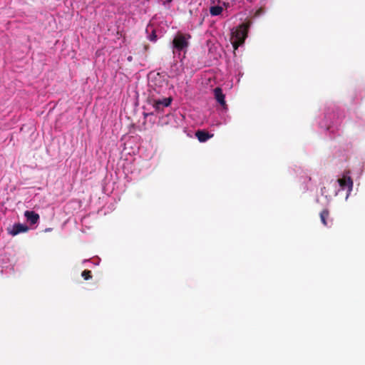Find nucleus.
I'll return each mask as SVG.
<instances>
[{"mask_svg": "<svg viewBox=\"0 0 365 365\" xmlns=\"http://www.w3.org/2000/svg\"><path fill=\"white\" fill-rule=\"evenodd\" d=\"M338 182L341 189L348 188L349 192L352 190L353 181L350 177H343L338 179Z\"/></svg>", "mask_w": 365, "mask_h": 365, "instance_id": "20e7f679", "label": "nucleus"}, {"mask_svg": "<svg viewBox=\"0 0 365 365\" xmlns=\"http://www.w3.org/2000/svg\"><path fill=\"white\" fill-rule=\"evenodd\" d=\"M189 38H190V35L186 36L182 34H178L173 41L174 48L173 53H175V50L180 51L186 49L189 46V42L187 41Z\"/></svg>", "mask_w": 365, "mask_h": 365, "instance_id": "f03ea898", "label": "nucleus"}, {"mask_svg": "<svg viewBox=\"0 0 365 365\" xmlns=\"http://www.w3.org/2000/svg\"><path fill=\"white\" fill-rule=\"evenodd\" d=\"M24 216L31 225L36 224L40 218L39 215L36 213L34 211L26 210L24 212Z\"/></svg>", "mask_w": 365, "mask_h": 365, "instance_id": "39448f33", "label": "nucleus"}, {"mask_svg": "<svg viewBox=\"0 0 365 365\" xmlns=\"http://www.w3.org/2000/svg\"><path fill=\"white\" fill-rule=\"evenodd\" d=\"M148 38L151 41H155L157 40V35L155 30L152 31V33L149 35Z\"/></svg>", "mask_w": 365, "mask_h": 365, "instance_id": "f8f14e48", "label": "nucleus"}, {"mask_svg": "<svg viewBox=\"0 0 365 365\" xmlns=\"http://www.w3.org/2000/svg\"><path fill=\"white\" fill-rule=\"evenodd\" d=\"M324 189H325V187H324V188H322V194L324 193Z\"/></svg>", "mask_w": 365, "mask_h": 365, "instance_id": "4468645a", "label": "nucleus"}, {"mask_svg": "<svg viewBox=\"0 0 365 365\" xmlns=\"http://www.w3.org/2000/svg\"><path fill=\"white\" fill-rule=\"evenodd\" d=\"M214 94L217 101L221 106H225V95L222 93V90L220 87H217L214 89Z\"/></svg>", "mask_w": 365, "mask_h": 365, "instance_id": "6e6552de", "label": "nucleus"}, {"mask_svg": "<svg viewBox=\"0 0 365 365\" xmlns=\"http://www.w3.org/2000/svg\"><path fill=\"white\" fill-rule=\"evenodd\" d=\"M252 24L250 21L239 25L235 31L232 32V44L235 50L244 43L247 37L248 30Z\"/></svg>", "mask_w": 365, "mask_h": 365, "instance_id": "f257e3e1", "label": "nucleus"}, {"mask_svg": "<svg viewBox=\"0 0 365 365\" xmlns=\"http://www.w3.org/2000/svg\"><path fill=\"white\" fill-rule=\"evenodd\" d=\"M28 230H29V228L26 225L18 223V224H15L13 226L11 230L9 231V232L11 235L15 236L21 232H25L28 231Z\"/></svg>", "mask_w": 365, "mask_h": 365, "instance_id": "423d86ee", "label": "nucleus"}, {"mask_svg": "<svg viewBox=\"0 0 365 365\" xmlns=\"http://www.w3.org/2000/svg\"><path fill=\"white\" fill-rule=\"evenodd\" d=\"M195 136L200 142H205L213 136V134H210L207 131L199 130L196 131Z\"/></svg>", "mask_w": 365, "mask_h": 365, "instance_id": "0eeeda50", "label": "nucleus"}, {"mask_svg": "<svg viewBox=\"0 0 365 365\" xmlns=\"http://www.w3.org/2000/svg\"><path fill=\"white\" fill-rule=\"evenodd\" d=\"M329 217V212L327 209L323 210L320 213V219L324 225L327 226V220Z\"/></svg>", "mask_w": 365, "mask_h": 365, "instance_id": "9d476101", "label": "nucleus"}, {"mask_svg": "<svg viewBox=\"0 0 365 365\" xmlns=\"http://www.w3.org/2000/svg\"><path fill=\"white\" fill-rule=\"evenodd\" d=\"M222 7L220 6H211L210 9V13L212 16H218L222 12Z\"/></svg>", "mask_w": 365, "mask_h": 365, "instance_id": "1a4fd4ad", "label": "nucleus"}, {"mask_svg": "<svg viewBox=\"0 0 365 365\" xmlns=\"http://www.w3.org/2000/svg\"><path fill=\"white\" fill-rule=\"evenodd\" d=\"M128 59L129 61H130V60L132 59V57H131V56H129V57L128 58Z\"/></svg>", "mask_w": 365, "mask_h": 365, "instance_id": "ddd939ff", "label": "nucleus"}, {"mask_svg": "<svg viewBox=\"0 0 365 365\" xmlns=\"http://www.w3.org/2000/svg\"><path fill=\"white\" fill-rule=\"evenodd\" d=\"M81 276L83 277L85 280H88L92 277L91 272L88 269H85L82 272Z\"/></svg>", "mask_w": 365, "mask_h": 365, "instance_id": "9b49d317", "label": "nucleus"}, {"mask_svg": "<svg viewBox=\"0 0 365 365\" xmlns=\"http://www.w3.org/2000/svg\"><path fill=\"white\" fill-rule=\"evenodd\" d=\"M172 102V98H156L151 96L148 98V103L153 106L158 112L163 110L164 108L168 107Z\"/></svg>", "mask_w": 365, "mask_h": 365, "instance_id": "7ed1b4c3", "label": "nucleus"}]
</instances>
